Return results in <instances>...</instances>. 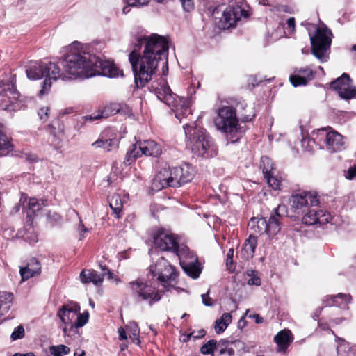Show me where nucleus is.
Wrapping results in <instances>:
<instances>
[{"label":"nucleus","mask_w":356,"mask_h":356,"mask_svg":"<svg viewBox=\"0 0 356 356\" xmlns=\"http://www.w3.org/2000/svg\"><path fill=\"white\" fill-rule=\"evenodd\" d=\"M134 49L129 55L138 88H143L156 73L158 64L163 62V74L168 71L169 43L166 37L157 33L139 35L133 42Z\"/></svg>","instance_id":"1"},{"label":"nucleus","mask_w":356,"mask_h":356,"mask_svg":"<svg viewBox=\"0 0 356 356\" xmlns=\"http://www.w3.org/2000/svg\"><path fill=\"white\" fill-rule=\"evenodd\" d=\"M89 46L74 42L60 64L70 80L72 78L88 79L97 75L109 78L118 77L120 70L110 61L102 60L89 52Z\"/></svg>","instance_id":"2"},{"label":"nucleus","mask_w":356,"mask_h":356,"mask_svg":"<svg viewBox=\"0 0 356 356\" xmlns=\"http://www.w3.org/2000/svg\"><path fill=\"white\" fill-rule=\"evenodd\" d=\"M319 200L312 192H302L293 194L289 204L293 212L302 215V222L307 225H325L330 222L331 215L324 210L318 209Z\"/></svg>","instance_id":"3"},{"label":"nucleus","mask_w":356,"mask_h":356,"mask_svg":"<svg viewBox=\"0 0 356 356\" xmlns=\"http://www.w3.org/2000/svg\"><path fill=\"white\" fill-rule=\"evenodd\" d=\"M186 147L192 152L204 158L213 157L218 154V148L212 138L206 130L198 126L196 122L184 126Z\"/></svg>","instance_id":"4"},{"label":"nucleus","mask_w":356,"mask_h":356,"mask_svg":"<svg viewBox=\"0 0 356 356\" xmlns=\"http://www.w3.org/2000/svg\"><path fill=\"white\" fill-rule=\"evenodd\" d=\"M218 115L214 119L217 129L223 133L230 143H238L245 132L236 116V110L230 106H223L218 109Z\"/></svg>","instance_id":"5"},{"label":"nucleus","mask_w":356,"mask_h":356,"mask_svg":"<svg viewBox=\"0 0 356 356\" xmlns=\"http://www.w3.org/2000/svg\"><path fill=\"white\" fill-rule=\"evenodd\" d=\"M26 75L29 79L38 80L45 78L43 81L42 88L38 95L42 96L51 86V81H67V76L61 72L58 64L54 62L31 61L26 67Z\"/></svg>","instance_id":"6"},{"label":"nucleus","mask_w":356,"mask_h":356,"mask_svg":"<svg viewBox=\"0 0 356 356\" xmlns=\"http://www.w3.org/2000/svg\"><path fill=\"white\" fill-rule=\"evenodd\" d=\"M150 90L154 92L159 99L172 108L180 122L183 118L192 113L188 106L189 100L173 93L165 79L160 78L158 81H153Z\"/></svg>","instance_id":"7"},{"label":"nucleus","mask_w":356,"mask_h":356,"mask_svg":"<svg viewBox=\"0 0 356 356\" xmlns=\"http://www.w3.org/2000/svg\"><path fill=\"white\" fill-rule=\"evenodd\" d=\"M286 213V206L279 204L273 210L268 219L264 217H252L248 222V227L254 234H266L268 236L273 237L280 231L281 220Z\"/></svg>","instance_id":"8"},{"label":"nucleus","mask_w":356,"mask_h":356,"mask_svg":"<svg viewBox=\"0 0 356 356\" xmlns=\"http://www.w3.org/2000/svg\"><path fill=\"white\" fill-rule=\"evenodd\" d=\"M332 33L327 27L316 28L315 34L310 35L312 54L321 62L327 60V54L332 43Z\"/></svg>","instance_id":"9"},{"label":"nucleus","mask_w":356,"mask_h":356,"mask_svg":"<svg viewBox=\"0 0 356 356\" xmlns=\"http://www.w3.org/2000/svg\"><path fill=\"white\" fill-rule=\"evenodd\" d=\"M129 284L131 296L137 302H145L152 306L161 298L159 291L140 280L130 282Z\"/></svg>","instance_id":"10"},{"label":"nucleus","mask_w":356,"mask_h":356,"mask_svg":"<svg viewBox=\"0 0 356 356\" xmlns=\"http://www.w3.org/2000/svg\"><path fill=\"white\" fill-rule=\"evenodd\" d=\"M243 0H229V4L223 10L219 21V26L228 29L234 26L242 17L247 18L248 13L242 8Z\"/></svg>","instance_id":"11"},{"label":"nucleus","mask_w":356,"mask_h":356,"mask_svg":"<svg viewBox=\"0 0 356 356\" xmlns=\"http://www.w3.org/2000/svg\"><path fill=\"white\" fill-rule=\"evenodd\" d=\"M154 244L156 249L161 251L171 252L177 257L181 253L182 247H187L184 244H179L178 236L171 231L163 228L159 229L154 235Z\"/></svg>","instance_id":"12"},{"label":"nucleus","mask_w":356,"mask_h":356,"mask_svg":"<svg viewBox=\"0 0 356 356\" xmlns=\"http://www.w3.org/2000/svg\"><path fill=\"white\" fill-rule=\"evenodd\" d=\"M149 273L153 278L156 277L163 287L175 280L177 275L175 268L163 257H161L154 266H149Z\"/></svg>","instance_id":"13"},{"label":"nucleus","mask_w":356,"mask_h":356,"mask_svg":"<svg viewBox=\"0 0 356 356\" xmlns=\"http://www.w3.org/2000/svg\"><path fill=\"white\" fill-rule=\"evenodd\" d=\"M177 257L183 270L193 279L197 278L201 273L197 255L188 247H182Z\"/></svg>","instance_id":"14"},{"label":"nucleus","mask_w":356,"mask_h":356,"mask_svg":"<svg viewBox=\"0 0 356 356\" xmlns=\"http://www.w3.org/2000/svg\"><path fill=\"white\" fill-rule=\"evenodd\" d=\"M81 307L79 303L76 302H70L64 305L60 308L57 312V316L60 319L64 325L63 332L64 335H70L73 331L74 321L80 312Z\"/></svg>","instance_id":"15"},{"label":"nucleus","mask_w":356,"mask_h":356,"mask_svg":"<svg viewBox=\"0 0 356 356\" xmlns=\"http://www.w3.org/2000/svg\"><path fill=\"white\" fill-rule=\"evenodd\" d=\"M330 87L343 99L356 98V88L353 85L352 80L347 73H343L340 77L332 81Z\"/></svg>","instance_id":"16"},{"label":"nucleus","mask_w":356,"mask_h":356,"mask_svg":"<svg viewBox=\"0 0 356 356\" xmlns=\"http://www.w3.org/2000/svg\"><path fill=\"white\" fill-rule=\"evenodd\" d=\"M174 167L165 165L155 176L154 184L159 188L165 187H175V180L174 176Z\"/></svg>","instance_id":"17"},{"label":"nucleus","mask_w":356,"mask_h":356,"mask_svg":"<svg viewBox=\"0 0 356 356\" xmlns=\"http://www.w3.org/2000/svg\"><path fill=\"white\" fill-rule=\"evenodd\" d=\"M119 139L111 129L106 130L100 138L94 142L92 145L97 148H103L105 151L110 152L118 148Z\"/></svg>","instance_id":"18"},{"label":"nucleus","mask_w":356,"mask_h":356,"mask_svg":"<svg viewBox=\"0 0 356 356\" xmlns=\"http://www.w3.org/2000/svg\"><path fill=\"white\" fill-rule=\"evenodd\" d=\"M318 134L322 136H325L327 148L331 152H336L345 149L343 136L337 131L326 132L325 129H320Z\"/></svg>","instance_id":"19"},{"label":"nucleus","mask_w":356,"mask_h":356,"mask_svg":"<svg viewBox=\"0 0 356 356\" xmlns=\"http://www.w3.org/2000/svg\"><path fill=\"white\" fill-rule=\"evenodd\" d=\"M131 113L130 108L125 104H120V103H111L109 105H106L102 113V115H90L85 116L84 118L86 120L93 121L98 120L101 118H106L108 115H113L116 113H121L124 115H127Z\"/></svg>","instance_id":"20"},{"label":"nucleus","mask_w":356,"mask_h":356,"mask_svg":"<svg viewBox=\"0 0 356 356\" xmlns=\"http://www.w3.org/2000/svg\"><path fill=\"white\" fill-rule=\"evenodd\" d=\"M316 74V71L309 67L297 69L293 74L290 76L289 80L294 87L305 86L312 80Z\"/></svg>","instance_id":"21"},{"label":"nucleus","mask_w":356,"mask_h":356,"mask_svg":"<svg viewBox=\"0 0 356 356\" xmlns=\"http://www.w3.org/2000/svg\"><path fill=\"white\" fill-rule=\"evenodd\" d=\"M173 174L175 180V187H179L193 179L194 170L191 165L188 163H184L178 167H174Z\"/></svg>","instance_id":"22"},{"label":"nucleus","mask_w":356,"mask_h":356,"mask_svg":"<svg viewBox=\"0 0 356 356\" xmlns=\"http://www.w3.org/2000/svg\"><path fill=\"white\" fill-rule=\"evenodd\" d=\"M41 272V264L36 258H31L29 260L24 267L20 268L19 273L22 280H27L29 278L40 274Z\"/></svg>","instance_id":"23"},{"label":"nucleus","mask_w":356,"mask_h":356,"mask_svg":"<svg viewBox=\"0 0 356 356\" xmlns=\"http://www.w3.org/2000/svg\"><path fill=\"white\" fill-rule=\"evenodd\" d=\"M142 153L147 156L158 157L162 154L161 145L152 140H139Z\"/></svg>","instance_id":"24"},{"label":"nucleus","mask_w":356,"mask_h":356,"mask_svg":"<svg viewBox=\"0 0 356 356\" xmlns=\"http://www.w3.org/2000/svg\"><path fill=\"white\" fill-rule=\"evenodd\" d=\"M257 245V238L252 234L245 241L243 247L241 250V256L244 260H249L254 257Z\"/></svg>","instance_id":"25"},{"label":"nucleus","mask_w":356,"mask_h":356,"mask_svg":"<svg viewBox=\"0 0 356 356\" xmlns=\"http://www.w3.org/2000/svg\"><path fill=\"white\" fill-rule=\"evenodd\" d=\"M350 299V295L341 293L336 296H327L323 300V307H342L343 303H348Z\"/></svg>","instance_id":"26"},{"label":"nucleus","mask_w":356,"mask_h":356,"mask_svg":"<svg viewBox=\"0 0 356 356\" xmlns=\"http://www.w3.org/2000/svg\"><path fill=\"white\" fill-rule=\"evenodd\" d=\"M80 280L83 284L93 283L95 286H101L103 277L94 270L85 269L80 273Z\"/></svg>","instance_id":"27"},{"label":"nucleus","mask_w":356,"mask_h":356,"mask_svg":"<svg viewBox=\"0 0 356 356\" xmlns=\"http://www.w3.org/2000/svg\"><path fill=\"white\" fill-rule=\"evenodd\" d=\"M142 155H143V154L142 153L141 145L140 144V141H137L128 149L125 155L124 164L127 166L130 165Z\"/></svg>","instance_id":"28"},{"label":"nucleus","mask_w":356,"mask_h":356,"mask_svg":"<svg viewBox=\"0 0 356 356\" xmlns=\"http://www.w3.org/2000/svg\"><path fill=\"white\" fill-rule=\"evenodd\" d=\"M290 334V331L284 330L275 336L274 341L277 345L279 352L284 351L289 346L291 341Z\"/></svg>","instance_id":"29"},{"label":"nucleus","mask_w":356,"mask_h":356,"mask_svg":"<svg viewBox=\"0 0 356 356\" xmlns=\"http://www.w3.org/2000/svg\"><path fill=\"white\" fill-rule=\"evenodd\" d=\"M13 150L10 138L6 134V127L0 120V151L2 155H6Z\"/></svg>","instance_id":"30"},{"label":"nucleus","mask_w":356,"mask_h":356,"mask_svg":"<svg viewBox=\"0 0 356 356\" xmlns=\"http://www.w3.org/2000/svg\"><path fill=\"white\" fill-rule=\"evenodd\" d=\"M109 206L115 218H120V213L123 207V202L121 197L118 194H113L108 198Z\"/></svg>","instance_id":"31"},{"label":"nucleus","mask_w":356,"mask_h":356,"mask_svg":"<svg viewBox=\"0 0 356 356\" xmlns=\"http://www.w3.org/2000/svg\"><path fill=\"white\" fill-rule=\"evenodd\" d=\"M232 316L230 313H224L215 321L214 330L217 334L222 333L231 323Z\"/></svg>","instance_id":"32"},{"label":"nucleus","mask_w":356,"mask_h":356,"mask_svg":"<svg viewBox=\"0 0 356 356\" xmlns=\"http://www.w3.org/2000/svg\"><path fill=\"white\" fill-rule=\"evenodd\" d=\"M13 294L6 292H0V314L7 312L12 306Z\"/></svg>","instance_id":"33"},{"label":"nucleus","mask_w":356,"mask_h":356,"mask_svg":"<svg viewBox=\"0 0 356 356\" xmlns=\"http://www.w3.org/2000/svg\"><path fill=\"white\" fill-rule=\"evenodd\" d=\"M125 6L122 8L124 14H128L131 8H141L149 3V0H123Z\"/></svg>","instance_id":"34"},{"label":"nucleus","mask_w":356,"mask_h":356,"mask_svg":"<svg viewBox=\"0 0 356 356\" xmlns=\"http://www.w3.org/2000/svg\"><path fill=\"white\" fill-rule=\"evenodd\" d=\"M260 168L262 169L264 175L274 172L273 163L271 159L266 156L261 157Z\"/></svg>","instance_id":"35"},{"label":"nucleus","mask_w":356,"mask_h":356,"mask_svg":"<svg viewBox=\"0 0 356 356\" xmlns=\"http://www.w3.org/2000/svg\"><path fill=\"white\" fill-rule=\"evenodd\" d=\"M70 351V348L63 344L58 346H51L49 347V352L53 356H62L67 355Z\"/></svg>","instance_id":"36"},{"label":"nucleus","mask_w":356,"mask_h":356,"mask_svg":"<svg viewBox=\"0 0 356 356\" xmlns=\"http://www.w3.org/2000/svg\"><path fill=\"white\" fill-rule=\"evenodd\" d=\"M76 317V321H74L73 324L72 332H74L75 329L83 327L88 323L89 319V313L88 311H85L82 314H80L79 312Z\"/></svg>","instance_id":"37"},{"label":"nucleus","mask_w":356,"mask_h":356,"mask_svg":"<svg viewBox=\"0 0 356 356\" xmlns=\"http://www.w3.org/2000/svg\"><path fill=\"white\" fill-rule=\"evenodd\" d=\"M275 172L265 175L268 186L274 190H280L281 186V180L274 175Z\"/></svg>","instance_id":"38"},{"label":"nucleus","mask_w":356,"mask_h":356,"mask_svg":"<svg viewBox=\"0 0 356 356\" xmlns=\"http://www.w3.org/2000/svg\"><path fill=\"white\" fill-rule=\"evenodd\" d=\"M216 346L217 341L214 339H210L202 346L200 348V353L204 355L213 354L214 350H216Z\"/></svg>","instance_id":"39"},{"label":"nucleus","mask_w":356,"mask_h":356,"mask_svg":"<svg viewBox=\"0 0 356 356\" xmlns=\"http://www.w3.org/2000/svg\"><path fill=\"white\" fill-rule=\"evenodd\" d=\"M247 275L250 277L248 280V284L250 286H259L261 284L260 277L258 276V272L253 269H248L246 272Z\"/></svg>","instance_id":"40"},{"label":"nucleus","mask_w":356,"mask_h":356,"mask_svg":"<svg viewBox=\"0 0 356 356\" xmlns=\"http://www.w3.org/2000/svg\"><path fill=\"white\" fill-rule=\"evenodd\" d=\"M128 329L130 332V338L132 339L134 342H136V343L138 345L140 341L139 339L140 330L138 325L135 322L130 323Z\"/></svg>","instance_id":"41"},{"label":"nucleus","mask_w":356,"mask_h":356,"mask_svg":"<svg viewBox=\"0 0 356 356\" xmlns=\"http://www.w3.org/2000/svg\"><path fill=\"white\" fill-rule=\"evenodd\" d=\"M27 207L29 209V215L31 214L35 215V212L41 209V204L38 202V200L35 198H30L27 202Z\"/></svg>","instance_id":"42"},{"label":"nucleus","mask_w":356,"mask_h":356,"mask_svg":"<svg viewBox=\"0 0 356 356\" xmlns=\"http://www.w3.org/2000/svg\"><path fill=\"white\" fill-rule=\"evenodd\" d=\"M24 337V329L22 325H18L15 328L14 331L10 335V338L13 341L21 339Z\"/></svg>","instance_id":"43"},{"label":"nucleus","mask_w":356,"mask_h":356,"mask_svg":"<svg viewBox=\"0 0 356 356\" xmlns=\"http://www.w3.org/2000/svg\"><path fill=\"white\" fill-rule=\"evenodd\" d=\"M216 356H232L234 355V350L232 348H216Z\"/></svg>","instance_id":"44"},{"label":"nucleus","mask_w":356,"mask_h":356,"mask_svg":"<svg viewBox=\"0 0 356 356\" xmlns=\"http://www.w3.org/2000/svg\"><path fill=\"white\" fill-rule=\"evenodd\" d=\"M344 176L348 180H356V164L344 171Z\"/></svg>","instance_id":"45"},{"label":"nucleus","mask_w":356,"mask_h":356,"mask_svg":"<svg viewBox=\"0 0 356 356\" xmlns=\"http://www.w3.org/2000/svg\"><path fill=\"white\" fill-rule=\"evenodd\" d=\"M181 2L183 10L185 12L189 13L194 9L193 0H179Z\"/></svg>","instance_id":"46"},{"label":"nucleus","mask_w":356,"mask_h":356,"mask_svg":"<svg viewBox=\"0 0 356 356\" xmlns=\"http://www.w3.org/2000/svg\"><path fill=\"white\" fill-rule=\"evenodd\" d=\"M49 111V107H42L38 111V115L42 121H43V122L47 121V120L48 118Z\"/></svg>","instance_id":"47"},{"label":"nucleus","mask_w":356,"mask_h":356,"mask_svg":"<svg viewBox=\"0 0 356 356\" xmlns=\"http://www.w3.org/2000/svg\"><path fill=\"white\" fill-rule=\"evenodd\" d=\"M209 291L206 293L202 294L201 297L202 299V303L207 307H211L213 305L212 300L209 297Z\"/></svg>","instance_id":"48"},{"label":"nucleus","mask_w":356,"mask_h":356,"mask_svg":"<svg viewBox=\"0 0 356 356\" xmlns=\"http://www.w3.org/2000/svg\"><path fill=\"white\" fill-rule=\"evenodd\" d=\"M302 147L306 148V143L310 147L307 149L308 151H311L313 148L312 144H315V140L313 138H303L301 141Z\"/></svg>","instance_id":"49"},{"label":"nucleus","mask_w":356,"mask_h":356,"mask_svg":"<svg viewBox=\"0 0 356 356\" xmlns=\"http://www.w3.org/2000/svg\"><path fill=\"white\" fill-rule=\"evenodd\" d=\"M78 231L79 232V234H80V238L79 240H81L83 236V234L86 233V232H88L89 230L88 229H87L84 225L83 224L82 222V220L80 219L79 220V227H78Z\"/></svg>","instance_id":"50"},{"label":"nucleus","mask_w":356,"mask_h":356,"mask_svg":"<svg viewBox=\"0 0 356 356\" xmlns=\"http://www.w3.org/2000/svg\"><path fill=\"white\" fill-rule=\"evenodd\" d=\"M99 267L101 268L102 270L103 271L102 275H101L102 277L104 275H107L108 279H111L113 277V273L112 272L105 266V265H99Z\"/></svg>","instance_id":"51"},{"label":"nucleus","mask_w":356,"mask_h":356,"mask_svg":"<svg viewBox=\"0 0 356 356\" xmlns=\"http://www.w3.org/2000/svg\"><path fill=\"white\" fill-rule=\"evenodd\" d=\"M318 325L322 330H329L332 334L334 335V332L330 329L329 325L327 323H323L318 321Z\"/></svg>","instance_id":"52"},{"label":"nucleus","mask_w":356,"mask_h":356,"mask_svg":"<svg viewBox=\"0 0 356 356\" xmlns=\"http://www.w3.org/2000/svg\"><path fill=\"white\" fill-rule=\"evenodd\" d=\"M25 159L30 163L36 162L38 161V156L32 153L25 154Z\"/></svg>","instance_id":"53"},{"label":"nucleus","mask_w":356,"mask_h":356,"mask_svg":"<svg viewBox=\"0 0 356 356\" xmlns=\"http://www.w3.org/2000/svg\"><path fill=\"white\" fill-rule=\"evenodd\" d=\"M229 341L225 339H220L218 342H217L216 348H229Z\"/></svg>","instance_id":"54"},{"label":"nucleus","mask_w":356,"mask_h":356,"mask_svg":"<svg viewBox=\"0 0 356 356\" xmlns=\"http://www.w3.org/2000/svg\"><path fill=\"white\" fill-rule=\"evenodd\" d=\"M120 340H124L127 339L126 331L122 327H120L118 330Z\"/></svg>","instance_id":"55"},{"label":"nucleus","mask_w":356,"mask_h":356,"mask_svg":"<svg viewBox=\"0 0 356 356\" xmlns=\"http://www.w3.org/2000/svg\"><path fill=\"white\" fill-rule=\"evenodd\" d=\"M233 254H234V250L229 249L228 251V253L227 254V265L228 266L229 264H232L233 262Z\"/></svg>","instance_id":"56"},{"label":"nucleus","mask_w":356,"mask_h":356,"mask_svg":"<svg viewBox=\"0 0 356 356\" xmlns=\"http://www.w3.org/2000/svg\"><path fill=\"white\" fill-rule=\"evenodd\" d=\"M246 320L245 316H243L238 322V328L242 330L246 325Z\"/></svg>","instance_id":"57"},{"label":"nucleus","mask_w":356,"mask_h":356,"mask_svg":"<svg viewBox=\"0 0 356 356\" xmlns=\"http://www.w3.org/2000/svg\"><path fill=\"white\" fill-rule=\"evenodd\" d=\"M323 309V307H318V309H316L315 310V312H314L313 316H312L313 319L314 321L318 320L319 316L321 314V312H322Z\"/></svg>","instance_id":"58"},{"label":"nucleus","mask_w":356,"mask_h":356,"mask_svg":"<svg viewBox=\"0 0 356 356\" xmlns=\"http://www.w3.org/2000/svg\"><path fill=\"white\" fill-rule=\"evenodd\" d=\"M249 318H253L255 320L257 323H261L264 322V318L259 316L258 314H254L253 315H250Z\"/></svg>","instance_id":"59"},{"label":"nucleus","mask_w":356,"mask_h":356,"mask_svg":"<svg viewBox=\"0 0 356 356\" xmlns=\"http://www.w3.org/2000/svg\"><path fill=\"white\" fill-rule=\"evenodd\" d=\"M205 334H206V331L204 329H201V330L197 331V334H194L193 338L195 339H201L203 337H204Z\"/></svg>","instance_id":"60"},{"label":"nucleus","mask_w":356,"mask_h":356,"mask_svg":"<svg viewBox=\"0 0 356 356\" xmlns=\"http://www.w3.org/2000/svg\"><path fill=\"white\" fill-rule=\"evenodd\" d=\"M255 115L253 114V115H241V118H242V121L245 122H250L251 120H252V119L254 118Z\"/></svg>","instance_id":"61"},{"label":"nucleus","mask_w":356,"mask_h":356,"mask_svg":"<svg viewBox=\"0 0 356 356\" xmlns=\"http://www.w3.org/2000/svg\"><path fill=\"white\" fill-rule=\"evenodd\" d=\"M287 25L289 28L292 29V30L293 31L295 29V19L294 17H289L288 19H287Z\"/></svg>","instance_id":"62"},{"label":"nucleus","mask_w":356,"mask_h":356,"mask_svg":"<svg viewBox=\"0 0 356 356\" xmlns=\"http://www.w3.org/2000/svg\"><path fill=\"white\" fill-rule=\"evenodd\" d=\"M13 356H35L33 352H29L26 353H16Z\"/></svg>","instance_id":"63"},{"label":"nucleus","mask_w":356,"mask_h":356,"mask_svg":"<svg viewBox=\"0 0 356 356\" xmlns=\"http://www.w3.org/2000/svg\"><path fill=\"white\" fill-rule=\"evenodd\" d=\"M252 84L254 87L255 86H258L259 83L262 82V79L257 80V76H252Z\"/></svg>","instance_id":"64"}]
</instances>
